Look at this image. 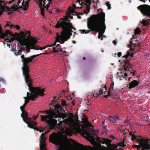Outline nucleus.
Returning a JSON list of instances; mask_svg holds the SVG:
<instances>
[{
    "label": "nucleus",
    "instance_id": "obj_24",
    "mask_svg": "<svg viewBox=\"0 0 150 150\" xmlns=\"http://www.w3.org/2000/svg\"><path fill=\"white\" fill-rule=\"evenodd\" d=\"M118 146V145L114 144H111V143H110V144H109V146H108L109 147L108 148H107V149H109V148H113L114 149H115L114 148H117ZM107 149V148H106Z\"/></svg>",
    "mask_w": 150,
    "mask_h": 150
},
{
    "label": "nucleus",
    "instance_id": "obj_62",
    "mask_svg": "<svg viewBox=\"0 0 150 150\" xmlns=\"http://www.w3.org/2000/svg\"><path fill=\"white\" fill-rule=\"evenodd\" d=\"M104 124H105V121L103 122L102 123V126H103Z\"/></svg>",
    "mask_w": 150,
    "mask_h": 150
},
{
    "label": "nucleus",
    "instance_id": "obj_43",
    "mask_svg": "<svg viewBox=\"0 0 150 150\" xmlns=\"http://www.w3.org/2000/svg\"><path fill=\"white\" fill-rule=\"evenodd\" d=\"M87 117H86V121H85V123L89 125H90V123L87 120Z\"/></svg>",
    "mask_w": 150,
    "mask_h": 150
},
{
    "label": "nucleus",
    "instance_id": "obj_30",
    "mask_svg": "<svg viewBox=\"0 0 150 150\" xmlns=\"http://www.w3.org/2000/svg\"><path fill=\"white\" fill-rule=\"evenodd\" d=\"M40 9L41 15L42 16H44V13L45 12L44 7L41 8H40Z\"/></svg>",
    "mask_w": 150,
    "mask_h": 150
},
{
    "label": "nucleus",
    "instance_id": "obj_15",
    "mask_svg": "<svg viewBox=\"0 0 150 150\" xmlns=\"http://www.w3.org/2000/svg\"><path fill=\"white\" fill-rule=\"evenodd\" d=\"M101 140H100L99 142L102 144H106L108 146H109V144H110L112 142V141L108 139L105 138H101Z\"/></svg>",
    "mask_w": 150,
    "mask_h": 150
},
{
    "label": "nucleus",
    "instance_id": "obj_52",
    "mask_svg": "<svg viewBox=\"0 0 150 150\" xmlns=\"http://www.w3.org/2000/svg\"><path fill=\"white\" fill-rule=\"evenodd\" d=\"M13 13L14 12L12 11H9L7 13L8 15H11L12 14H13Z\"/></svg>",
    "mask_w": 150,
    "mask_h": 150
},
{
    "label": "nucleus",
    "instance_id": "obj_46",
    "mask_svg": "<svg viewBox=\"0 0 150 150\" xmlns=\"http://www.w3.org/2000/svg\"><path fill=\"white\" fill-rule=\"evenodd\" d=\"M117 74L119 77H122V73H121L118 72L117 73Z\"/></svg>",
    "mask_w": 150,
    "mask_h": 150
},
{
    "label": "nucleus",
    "instance_id": "obj_54",
    "mask_svg": "<svg viewBox=\"0 0 150 150\" xmlns=\"http://www.w3.org/2000/svg\"><path fill=\"white\" fill-rule=\"evenodd\" d=\"M121 143H122L121 144L122 145V147H125V146H126V145L124 144V142H121Z\"/></svg>",
    "mask_w": 150,
    "mask_h": 150
},
{
    "label": "nucleus",
    "instance_id": "obj_47",
    "mask_svg": "<svg viewBox=\"0 0 150 150\" xmlns=\"http://www.w3.org/2000/svg\"><path fill=\"white\" fill-rule=\"evenodd\" d=\"M6 11H8L11 10V9H10V8H9V7L7 6H6Z\"/></svg>",
    "mask_w": 150,
    "mask_h": 150
},
{
    "label": "nucleus",
    "instance_id": "obj_58",
    "mask_svg": "<svg viewBox=\"0 0 150 150\" xmlns=\"http://www.w3.org/2000/svg\"><path fill=\"white\" fill-rule=\"evenodd\" d=\"M113 43L115 45H116L117 43V41L116 40L113 41Z\"/></svg>",
    "mask_w": 150,
    "mask_h": 150
},
{
    "label": "nucleus",
    "instance_id": "obj_8",
    "mask_svg": "<svg viewBox=\"0 0 150 150\" xmlns=\"http://www.w3.org/2000/svg\"><path fill=\"white\" fill-rule=\"evenodd\" d=\"M38 39L34 37H32L29 40V45L31 49L38 50H42L43 49H45L46 48L45 47H40L39 46L36 45V44L37 43Z\"/></svg>",
    "mask_w": 150,
    "mask_h": 150
},
{
    "label": "nucleus",
    "instance_id": "obj_20",
    "mask_svg": "<svg viewBox=\"0 0 150 150\" xmlns=\"http://www.w3.org/2000/svg\"><path fill=\"white\" fill-rule=\"evenodd\" d=\"M108 119L112 122L115 123L116 122V119L115 116H112L110 115L108 116Z\"/></svg>",
    "mask_w": 150,
    "mask_h": 150
},
{
    "label": "nucleus",
    "instance_id": "obj_12",
    "mask_svg": "<svg viewBox=\"0 0 150 150\" xmlns=\"http://www.w3.org/2000/svg\"><path fill=\"white\" fill-rule=\"evenodd\" d=\"M136 148H137L139 150V149L141 148H143V149H150V144L149 143L144 144L143 143H140L139 144L136 146Z\"/></svg>",
    "mask_w": 150,
    "mask_h": 150
},
{
    "label": "nucleus",
    "instance_id": "obj_56",
    "mask_svg": "<svg viewBox=\"0 0 150 150\" xmlns=\"http://www.w3.org/2000/svg\"><path fill=\"white\" fill-rule=\"evenodd\" d=\"M111 93L110 92V90H109L108 91V96H111Z\"/></svg>",
    "mask_w": 150,
    "mask_h": 150
},
{
    "label": "nucleus",
    "instance_id": "obj_17",
    "mask_svg": "<svg viewBox=\"0 0 150 150\" xmlns=\"http://www.w3.org/2000/svg\"><path fill=\"white\" fill-rule=\"evenodd\" d=\"M103 88L105 89V91H104V89L101 88L99 91V93L100 94H102L104 97L108 98V96L106 95V94L107 93V88L106 85H105L103 87Z\"/></svg>",
    "mask_w": 150,
    "mask_h": 150
},
{
    "label": "nucleus",
    "instance_id": "obj_39",
    "mask_svg": "<svg viewBox=\"0 0 150 150\" xmlns=\"http://www.w3.org/2000/svg\"><path fill=\"white\" fill-rule=\"evenodd\" d=\"M67 117L66 115L64 113H62L60 117H62V119H64L65 118Z\"/></svg>",
    "mask_w": 150,
    "mask_h": 150
},
{
    "label": "nucleus",
    "instance_id": "obj_49",
    "mask_svg": "<svg viewBox=\"0 0 150 150\" xmlns=\"http://www.w3.org/2000/svg\"><path fill=\"white\" fill-rule=\"evenodd\" d=\"M136 72L137 71L136 70H134V72H132V73H133L132 76H136V75H135Z\"/></svg>",
    "mask_w": 150,
    "mask_h": 150
},
{
    "label": "nucleus",
    "instance_id": "obj_21",
    "mask_svg": "<svg viewBox=\"0 0 150 150\" xmlns=\"http://www.w3.org/2000/svg\"><path fill=\"white\" fill-rule=\"evenodd\" d=\"M134 55L133 53H132L131 54L130 52H128L127 54L123 56V57L125 58L126 59H127L130 56L131 57H133Z\"/></svg>",
    "mask_w": 150,
    "mask_h": 150
},
{
    "label": "nucleus",
    "instance_id": "obj_63",
    "mask_svg": "<svg viewBox=\"0 0 150 150\" xmlns=\"http://www.w3.org/2000/svg\"><path fill=\"white\" fill-rule=\"evenodd\" d=\"M59 51L61 52H63V50L62 49H60L59 50Z\"/></svg>",
    "mask_w": 150,
    "mask_h": 150
},
{
    "label": "nucleus",
    "instance_id": "obj_38",
    "mask_svg": "<svg viewBox=\"0 0 150 150\" xmlns=\"http://www.w3.org/2000/svg\"><path fill=\"white\" fill-rule=\"evenodd\" d=\"M59 10L57 9L56 8H53L52 10V12H53V13H54V12H59Z\"/></svg>",
    "mask_w": 150,
    "mask_h": 150
},
{
    "label": "nucleus",
    "instance_id": "obj_1",
    "mask_svg": "<svg viewBox=\"0 0 150 150\" xmlns=\"http://www.w3.org/2000/svg\"><path fill=\"white\" fill-rule=\"evenodd\" d=\"M42 54H45L44 53H41L39 54L34 55L30 57H25L24 55L21 56V62H23V67L22 68L23 75L24 77V80L25 83L28 87V89L31 93L28 92L27 93V96L29 99L27 97H25V103L23 105L21 106L20 109L22 111L21 116L23 118L24 122L28 125V127L38 131L40 130L38 127L35 126L37 124V123L33 121L32 119L28 117V113L24 110V108L26 105L29 103V100L32 101L35 100L38 98V96H44V89H42L40 87H34L32 86V80L30 78L29 75V66L33 59L36 57L41 55Z\"/></svg>",
    "mask_w": 150,
    "mask_h": 150
},
{
    "label": "nucleus",
    "instance_id": "obj_50",
    "mask_svg": "<svg viewBox=\"0 0 150 150\" xmlns=\"http://www.w3.org/2000/svg\"><path fill=\"white\" fill-rule=\"evenodd\" d=\"M130 120H131L130 119H127L125 120V122L126 123H128Z\"/></svg>",
    "mask_w": 150,
    "mask_h": 150
},
{
    "label": "nucleus",
    "instance_id": "obj_27",
    "mask_svg": "<svg viewBox=\"0 0 150 150\" xmlns=\"http://www.w3.org/2000/svg\"><path fill=\"white\" fill-rule=\"evenodd\" d=\"M37 1L36 2L38 3L39 6L40 8H42V2L43 1L42 0H37Z\"/></svg>",
    "mask_w": 150,
    "mask_h": 150
},
{
    "label": "nucleus",
    "instance_id": "obj_35",
    "mask_svg": "<svg viewBox=\"0 0 150 150\" xmlns=\"http://www.w3.org/2000/svg\"><path fill=\"white\" fill-rule=\"evenodd\" d=\"M107 6L108 7V9H111V4H110L109 2H107L106 4Z\"/></svg>",
    "mask_w": 150,
    "mask_h": 150
},
{
    "label": "nucleus",
    "instance_id": "obj_3",
    "mask_svg": "<svg viewBox=\"0 0 150 150\" xmlns=\"http://www.w3.org/2000/svg\"><path fill=\"white\" fill-rule=\"evenodd\" d=\"M93 16H94L93 20L87 23V27L91 31L99 32L98 38L100 39L103 36L106 28L105 24V13L101 12L99 14Z\"/></svg>",
    "mask_w": 150,
    "mask_h": 150
},
{
    "label": "nucleus",
    "instance_id": "obj_37",
    "mask_svg": "<svg viewBox=\"0 0 150 150\" xmlns=\"http://www.w3.org/2000/svg\"><path fill=\"white\" fill-rule=\"evenodd\" d=\"M125 64L124 65L128 66H129L131 65H130V63L129 62V61L127 60L125 61Z\"/></svg>",
    "mask_w": 150,
    "mask_h": 150
},
{
    "label": "nucleus",
    "instance_id": "obj_29",
    "mask_svg": "<svg viewBox=\"0 0 150 150\" xmlns=\"http://www.w3.org/2000/svg\"><path fill=\"white\" fill-rule=\"evenodd\" d=\"M86 10L87 11V13L86 10H85L84 11L85 12V13L87 14H88V13L89 12L90 6H88V5H87V4H86Z\"/></svg>",
    "mask_w": 150,
    "mask_h": 150
},
{
    "label": "nucleus",
    "instance_id": "obj_32",
    "mask_svg": "<svg viewBox=\"0 0 150 150\" xmlns=\"http://www.w3.org/2000/svg\"><path fill=\"white\" fill-rule=\"evenodd\" d=\"M121 73H122V76L123 78H126L127 76H128L127 73H125L124 72H121Z\"/></svg>",
    "mask_w": 150,
    "mask_h": 150
},
{
    "label": "nucleus",
    "instance_id": "obj_16",
    "mask_svg": "<svg viewBox=\"0 0 150 150\" xmlns=\"http://www.w3.org/2000/svg\"><path fill=\"white\" fill-rule=\"evenodd\" d=\"M139 84L138 82L136 80H134L130 82L129 85V88L130 89L134 88Z\"/></svg>",
    "mask_w": 150,
    "mask_h": 150
},
{
    "label": "nucleus",
    "instance_id": "obj_2",
    "mask_svg": "<svg viewBox=\"0 0 150 150\" xmlns=\"http://www.w3.org/2000/svg\"><path fill=\"white\" fill-rule=\"evenodd\" d=\"M70 20L67 16L63 18H61L57 22L54 27L57 28H61L62 30L61 35L57 34L56 41L61 44H63L64 42L69 39L72 35V29L75 30L76 28L73 27L72 23L70 22Z\"/></svg>",
    "mask_w": 150,
    "mask_h": 150
},
{
    "label": "nucleus",
    "instance_id": "obj_51",
    "mask_svg": "<svg viewBox=\"0 0 150 150\" xmlns=\"http://www.w3.org/2000/svg\"><path fill=\"white\" fill-rule=\"evenodd\" d=\"M14 28H16L17 29H19L20 28L18 25H15V27Z\"/></svg>",
    "mask_w": 150,
    "mask_h": 150
},
{
    "label": "nucleus",
    "instance_id": "obj_26",
    "mask_svg": "<svg viewBox=\"0 0 150 150\" xmlns=\"http://www.w3.org/2000/svg\"><path fill=\"white\" fill-rule=\"evenodd\" d=\"M23 47H21L20 48V50H19L17 52H16L14 53L16 55H19L21 54L22 53V50H21V49H22Z\"/></svg>",
    "mask_w": 150,
    "mask_h": 150
},
{
    "label": "nucleus",
    "instance_id": "obj_23",
    "mask_svg": "<svg viewBox=\"0 0 150 150\" xmlns=\"http://www.w3.org/2000/svg\"><path fill=\"white\" fill-rule=\"evenodd\" d=\"M129 42L130 43V44L128 45V47L130 48V50L131 51H133L134 50V49L132 48V47H133V46L132 45H134V47H135L136 43H133L131 41H130Z\"/></svg>",
    "mask_w": 150,
    "mask_h": 150
},
{
    "label": "nucleus",
    "instance_id": "obj_42",
    "mask_svg": "<svg viewBox=\"0 0 150 150\" xmlns=\"http://www.w3.org/2000/svg\"><path fill=\"white\" fill-rule=\"evenodd\" d=\"M38 115L37 114L36 116H34L33 115V119L34 120H35L36 119L38 118Z\"/></svg>",
    "mask_w": 150,
    "mask_h": 150
},
{
    "label": "nucleus",
    "instance_id": "obj_45",
    "mask_svg": "<svg viewBox=\"0 0 150 150\" xmlns=\"http://www.w3.org/2000/svg\"><path fill=\"white\" fill-rule=\"evenodd\" d=\"M128 71H131L132 69V67H131V66H128Z\"/></svg>",
    "mask_w": 150,
    "mask_h": 150
},
{
    "label": "nucleus",
    "instance_id": "obj_59",
    "mask_svg": "<svg viewBox=\"0 0 150 150\" xmlns=\"http://www.w3.org/2000/svg\"><path fill=\"white\" fill-rule=\"evenodd\" d=\"M72 7H73L74 8H76V5L75 4H73V5H72Z\"/></svg>",
    "mask_w": 150,
    "mask_h": 150
},
{
    "label": "nucleus",
    "instance_id": "obj_9",
    "mask_svg": "<svg viewBox=\"0 0 150 150\" xmlns=\"http://www.w3.org/2000/svg\"><path fill=\"white\" fill-rule=\"evenodd\" d=\"M49 131L48 130L44 133H42L39 138V143L40 150H47L45 148L46 144L45 142L46 138L45 137L46 134Z\"/></svg>",
    "mask_w": 150,
    "mask_h": 150
},
{
    "label": "nucleus",
    "instance_id": "obj_53",
    "mask_svg": "<svg viewBox=\"0 0 150 150\" xmlns=\"http://www.w3.org/2000/svg\"><path fill=\"white\" fill-rule=\"evenodd\" d=\"M117 55H118V57H120L121 56V55H122V53H121V52H119L118 53Z\"/></svg>",
    "mask_w": 150,
    "mask_h": 150
},
{
    "label": "nucleus",
    "instance_id": "obj_5",
    "mask_svg": "<svg viewBox=\"0 0 150 150\" xmlns=\"http://www.w3.org/2000/svg\"><path fill=\"white\" fill-rule=\"evenodd\" d=\"M50 142L56 145L59 144V150H66L67 148L65 144L66 142H68L69 139L65 135H60L55 132L53 133L49 136Z\"/></svg>",
    "mask_w": 150,
    "mask_h": 150
},
{
    "label": "nucleus",
    "instance_id": "obj_44",
    "mask_svg": "<svg viewBox=\"0 0 150 150\" xmlns=\"http://www.w3.org/2000/svg\"><path fill=\"white\" fill-rule=\"evenodd\" d=\"M86 1L87 3L90 6L91 4V0H86Z\"/></svg>",
    "mask_w": 150,
    "mask_h": 150
},
{
    "label": "nucleus",
    "instance_id": "obj_41",
    "mask_svg": "<svg viewBox=\"0 0 150 150\" xmlns=\"http://www.w3.org/2000/svg\"><path fill=\"white\" fill-rule=\"evenodd\" d=\"M96 136V133L95 132L92 134V136H90V137L91 139H93V137Z\"/></svg>",
    "mask_w": 150,
    "mask_h": 150
},
{
    "label": "nucleus",
    "instance_id": "obj_11",
    "mask_svg": "<svg viewBox=\"0 0 150 150\" xmlns=\"http://www.w3.org/2000/svg\"><path fill=\"white\" fill-rule=\"evenodd\" d=\"M136 141H135L139 143H143L144 144L149 143L150 144V139H144L142 137L139 136L137 137Z\"/></svg>",
    "mask_w": 150,
    "mask_h": 150
},
{
    "label": "nucleus",
    "instance_id": "obj_7",
    "mask_svg": "<svg viewBox=\"0 0 150 150\" xmlns=\"http://www.w3.org/2000/svg\"><path fill=\"white\" fill-rule=\"evenodd\" d=\"M137 8L144 16L150 18V6L146 4L141 5L137 7ZM142 23L144 25H149L150 23V18L147 20H143Z\"/></svg>",
    "mask_w": 150,
    "mask_h": 150
},
{
    "label": "nucleus",
    "instance_id": "obj_18",
    "mask_svg": "<svg viewBox=\"0 0 150 150\" xmlns=\"http://www.w3.org/2000/svg\"><path fill=\"white\" fill-rule=\"evenodd\" d=\"M29 1H26L25 3H24V1L22 3V6L21 8H23V10L25 11H26L28 9V7L29 6Z\"/></svg>",
    "mask_w": 150,
    "mask_h": 150
},
{
    "label": "nucleus",
    "instance_id": "obj_57",
    "mask_svg": "<svg viewBox=\"0 0 150 150\" xmlns=\"http://www.w3.org/2000/svg\"><path fill=\"white\" fill-rule=\"evenodd\" d=\"M116 121H118V120H120V118L119 117L116 116Z\"/></svg>",
    "mask_w": 150,
    "mask_h": 150
},
{
    "label": "nucleus",
    "instance_id": "obj_4",
    "mask_svg": "<svg viewBox=\"0 0 150 150\" xmlns=\"http://www.w3.org/2000/svg\"><path fill=\"white\" fill-rule=\"evenodd\" d=\"M53 109H50L49 110H46L43 112L48 115L40 116L41 120L47 123L51 129H53L57 124V120L54 118L59 117L58 115L53 110Z\"/></svg>",
    "mask_w": 150,
    "mask_h": 150
},
{
    "label": "nucleus",
    "instance_id": "obj_36",
    "mask_svg": "<svg viewBox=\"0 0 150 150\" xmlns=\"http://www.w3.org/2000/svg\"><path fill=\"white\" fill-rule=\"evenodd\" d=\"M132 139L133 141H135V140H136L137 139L136 136H135L134 135H133V136H132Z\"/></svg>",
    "mask_w": 150,
    "mask_h": 150
},
{
    "label": "nucleus",
    "instance_id": "obj_13",
    "mask_svg": "<svg viewBox=\"0 0 150 150\" xmlns=\"http://www.w3.org/2000/svg\"><path fill=\"white\" fill-rule=\"evenodd\" d=\"M21 1V0H17V2L15 1L14 6H13L12 7L10 8L11 11H16L18 8H22V7H18L19 6V4Z\"/></svg>",
    "mask_w": 150,
    "mask_h": 150
},
{
    "label": "nucleus",
    "instance_id": "obj_14",
    "mask_svg": "<svg viewBox=\"0 0 150 150\" xmlns=\"http://www.w3.org/2000/svg\"><path fill=\"white\" fill-rule=\"evenodd\" d=\"M72 142L75 144H76L79 146L80 147L82 148L84 150H90L91 148V147L89 146H84L82 144L78 143L74 140H73Z\"/></svg>",
    "mask_w": 150,
    "mask_h": 150
},
{
    "label": "nucleus",
    "instance_id": "obj_22",
    "mask_svg": "<svg viewBox=\"0 0 150 150\" xmlns=\"http://www.w3.org/2000/svg\"><path fill=\"white\" fill-rule=\"evenodd\" d=\"M57 42L56 41V40H55V42L52 45H51L50 46H52L53 47V52H57L59 51V48H58L57 50H56L55 49V47H54V46H55V45H56V42Z\"/></svg>",
    "mask_w": 150,
    "mask_h": 150
},
{
    "label": "nucleus",
    "instance_id": "obj_60",
    "mask_svg": "<svg viewBox=\"0 0 150 150\" xmlns=\"http://www.w3.org/2000/svg\"><path fill=\"white\" fill-rule=\"evenodd\" d=\"M10 27L11 28H12V27L15 28V25H10Z\"/></svg>",
    "mask_w": 150,
    "mask_h": 150
},
{
    "label": "nucleus",
    "instance_id": "obj_61",
    "mask_svg": "<svg viewBox=\"0 0 150 150\" xmlns=\"http://www.w3.org/2000/svg\"><path fill=\"white\" fill-rule=\"evenodd\" d=\"M122 143H121V142L120 143L118 144V146H122V145L121 144Z\"/></svg>",
    "mask_w": 150,
    "mask_h": 150
},
{
    "label": "nucleus",
    "instance_id": "obj_31",
    "mask_svg": "<svg viewBox=\"0 0 150 150\" xmlns=\"http://www.w3.org/2000/svg\"><path fill=\"white\" fill-rule=\"evenodd\" d=\"M82 32V33H85V34H86L87 33H89L90 32V30H80Z\"/></svg>",
    "mask_w": 150,
    "mask_h": 150
},
{
    "label": "nucleus",
    "instance_id": "obj_6",
    "mask_svg": "<svg viewBox=\"0 0 150 150\" xmlns=\"http://www.w3.org/2000/svg\"><path fill=\"white\" fill-rule=\"evenodd\" d=\"M72 117L75 119V120L73 119H71L69 121L70 127L67 128L65 131L66 134L69 135H71L73 132V129L78 132H80L81 131L80 125L76 122L78 120V119L77 115L76 114L74 115L72 114Z\"/></svg>",
    "mask_w": 150,
    "mask_h": 150
},
{
    "label": "nucleus",
    "instance_id": "obj_33",
    "mask_svg": "<svg viewBox=\"0 0 150 150\" xmlns=\"http://www.w3.org/2000/svg\"><path fill=\"white\" fill-rule=\"evenodd\" d=\"M29 42H28V45L29 46V47H27L26 48V51L28 53H29L30 52V49H31L29 46Z\"/></svg>",
    "mask_w": 150,
    "mask_h": 150
},
{
    "label": "nucleus",
    "instance_id": "obj_25",
    "mask_svg": "<svg viewBox=\"0 0 150 150\" xmlns=\"http://www.w3.org/2000/svg\"><path fill=\"white\" fill-rule=\"evenodd\" d=\"M141 31L140 29V28H137L134 30V34L135 35H138L140 33Z\"/></svg>",
    "mask_w": 150,
    "mask_h": 150
},
{
    "label": "nucleus",
    "instance_id": "obj_34",
    "mask_svg": "<svg viewBox=\"0 0 150 150\" xmlns=\"http://www.w3.org/2000/svg\"><path fill=\"white\" fill-rule=\"evenodd\" d=\"M66 101L65 100H61V105H62L64 106H66Z\"/></svg>",
    "mask_w": 150,
    "mask_h": 150
},
{
    "label": "nucleus",
    "instance_id": "obj_28",
    "mask_svg": "<svg viewBox=\"0 0 150 150\" xmlns=\"http://www.w3.org/2000/svg\"><path fill=\"white\" fill-rule=\"evenodd\" d=\"M30 32L29 31H24V32H23V35L24 37H25L26 36V35L28 34H29V36H30Z\"/></svg>",
    "mask_w": 150,
    "mask_h": 150
},
{
    "label": "nucleus",
    "instance_id": "obj_48",
    "mask_svg": "<svg viewBox=\"0 0 150 150\" xmlns=\"http://www.w3.org/2000/svg\"><path fill=\"white\" fill-rule=\"evenodd\" d=\"M124 70L125 71H126L127 69V68H128V66L124 65Z\"/></svg>",
    "mask_w": 150,
    "mask_h": 150
},
{
    "label": "nucleus",
    "instance_id": "obj_40",
    "mask_svg": "<svg viewBox=\"0 0 150 150\" xmlns=\"http://www.w3.org/2000/svg\"><path fill=\"white\" fill-rule=\"evenodd\" d=\"M136 35H134H134H133L132 38L133 39L132 40H134V41L137 42L138 41V40H137L136 39H135V37Z\"/></svg>",
    "mask_w": 150,
    "mask_h": 150
},
{
    "label": "nucleus",
    "instance_id": "obj_19",
    "mask_svg": "<svg viewBox=\"0 0 150 150\" xmlns=\"http://www.w3.org/2000/svg\"><path fill=\"white\" fill-rule=\"evenodd\" d=\"M19 42L18 43V45H20V46H26L27 44L25 41L23 40L20 39L18 40Z\"/></svg>",
    "mask_w": 150,
    "mask_h": 150
},
{
    "label": "nucleus",
    "instance_id": "obj_55",
    "mask_svg": "<svg viewBox=\"0 0 150 150\" xmlns=\"http://www.w3.org/2000/svg\"><path fill=\"white\" fill-rule=\"evenodd\" d=\"M132 132H129V135L132 137L133 136V135H134V134H132Z\"/></svg>",
    "mask_w": 150,
    "mask_h": 150
},
{
    "label": "nucleus",
    "instance_id": "obj_10",
    "mask_svg": "<svg viewBox=\"0 0 150 150\" xmlns=\"http://www.w3.org/2000/svg\"><path fill=\"white\" fill-rule=\"evenodd\" d=\"M55 97L53 98V100L52 101V106H53L54 107V110L55 112H56L57 113H59V110H60L61 111L62 110L64 112V110L63 109L59 104H56L55 105L54 103H56V101L54 99Z\"/></svg>",
    "mask_w": 150,
    "mask_h": 150
},
{
    "label": "nucleus",
    "instance_id": "obj_64",
    "mask_svg": "<svg viewBox=\"0 0 150 150\" xmlns=\"http://www.w3.org/2000/svg\"><path fill=\"white\" fill-rule=\"evenodd\" d=\"M77 16L78 18H79V19H81V17L80 16H79V15H78V16Z\"/></svg>",
    "mask_w": 150,
    "mask_h": 150
}]
</instances>
